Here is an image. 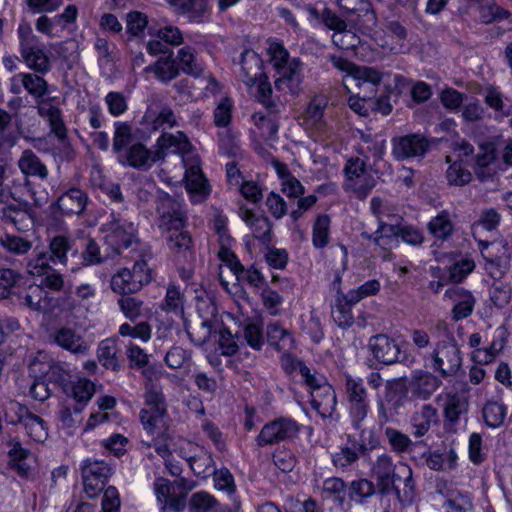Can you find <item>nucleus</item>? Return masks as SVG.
<instances>
[{"label":"nucleus","instance_id":"e433bc0d","mask_svg":"<svg viewBox=\"0 0 512 512\" xmlns=\"http://www.w3.org/2000/svg\"><path fill=\"white\" fill-rule=\"evenodd\" d=\"M120 295L118 306L127 319L134 323L145 316L147 309L140 298L128 294Z\"/></svg>","mask_w":512,"mask_h":512},{"label":"nucleus","instance_id":"69168bd1","mask_svg":"<svg viewBox=\"0 0 512 512\" xmlns=\"http://www.w3.org/2000/svg\"><path fill=\"white\" fill-rule=\"evenodd\" d=\"M380 287V282L377 279L369 280L357 289L349 290L347 292L348 301L358 303L366 297L376 295L380 291Z\"/></svg>","mask_w":512,"mask_h":512},{"label":"nucleus","instance_id":"423d86ee","mask_svg":"<svg viewBox=\"0 0 512 512\" xmlns=\"http://www.w3.org/2000/svg\"><path fill=\"white\" fill-rule=\"evenodd\" d=\"M429 358L432 370L443 378L455 375L462 365L461 352L454 337L437 341Z\"/></svg>","mask_w":512,"mask_h":512},{"label":"nucleus","instance_id":"a19ab883","mask_svg":"<svg viewBox=\"0 0 512 512\" xmlns=\"http://www.w3.org/2000/svg\"><path fill=\"white\" fill-rule=\"evenodd\" d=\"M482 415L487 426L498 428L505 421L507 407L501 402L490 400L484 405Z\"/></svg>","mask_w":512,"mask_h":512},{"label":"nucleus","instance_id":"f3484780","mask_svg":"<svg viewBox=\"0 0 512 512\" xmlns=\"http://www.w3.org/2000/svg\"><path fill=\"white\" fill-rule=\"evenodd\" d=\"M382 81V73L377 69L366 66H357L353 75H345L342 79L344 87L348 92L355 87L362 89L364 85L369 84V90L364 97L372 98L377 92V87Z\"/></svg>","mask_w":512,"mask_h":512},{"label":"nucleus","instance_id":"b1692460","mask_svg":"<svg viewBox=\"0 0 512 512\" xmlns=\"http://www.w3.org/2000/svg\"><path fill=\"white\" fill-rule=\"evenodd\" d=\"M191 144L183 132L176 134L163 133L154 145L155 151L161 154V160L166 157L167 152L175 154H185L190 150Z\"/></svg>","mask_w":512,"mask_h":512},{"label":"nucleus","instance_id":"13d9d810","mask_svg":"<svg viewBox=\"0 0 512 512\" xmlns=\"http://www.w3.org/2000/svg\"><path fill=\"white\" fill-rule=\"evenodd\" d=\"M213 324L210 320H201L198 324L187 328L190 340L198 346L205 344L211 337Z\"/></svg>","mask_w":512,"mask_h":512},{"label":"nucleus","instance_id":"6e6d98bb","mask_svg":"<svg viewBox=\"0 0 512 512\" xmlns=\"http://www.w3.org/2000/svg\"><path fill=\"white\" fill-rule=\"evenodd\" d=\"M30 413L27 407L17 401L11 400L4 406L5 421L12 425H23Z\"/></svg>","mask_w":512,"mask_h":512},{"label":"nucleus","instance_id":"f03ea898","mask_svg":"<svg viewBox=\"0 0 512 512\" xmlns=\"http://www.w3.org/2000/svg\"><path fill=\"white\" fill-rule=\"evenodd\" d=\"M268 52L278 75L274 81L276 90L297 95L303 81V63L299 58H290L289 51L280 42H271Z\"/></svg>","mask_w":512,"mask_h":512},{"label":"nucleus","instance_id":"393cba45","mask_svg":"<svg viewBox=\"0 0 512 512\" xmlns=\"http://www.w3.org/2000/svg\"><path fill=\"white\" fill-rule=\"evenodd\" d=\"M17 164L26 178L32 177L41 181H45L48 178L47 166L31 149H26L22 152Z\"/></svg>","mask_w":512,"mask_h":512},{"label":"nucleus","instance_id":"7ed1b4c3","mask_svg":"<svg viewBox=\"0 0 512 512\" xmlns=\"http://www.w3.org/2000/svg\"><path fill=\"white\" fill-rule=\"evenodd\" d=\"M241 70L240 77L242 81L252 86L258 80L257 100L264 105L270 114H278L283 107L277 98H272V86L268 81V77L261 72L262 60L256 52L245 49L240 56L239 61Z\"/></svg>","mask_w":512,"mask_h":512},{"label":"nucleus","instance_id":"6e6552de","mask_svg":"<svg viewBox=\"0 0 512 512\" xmlns=\"http://www.w3.org/2000/svg\"><path fill=\"white\" fill-rule=\"evenodd\" d=\"M368 349L377 362L386 366L396 363L411 366L415 362V358L402 352L399 343L387 334L371 336L368 340Z\"/></svg>","mask_w":512,"mask_h":512},{"label":"nucleus","instance_id":"79ce46f5","mask_svg":"<svg viewBox=\"0 0 512 512\" xmlns=\"http://www.w3.org/2000/svg\"><path fill=\"white\" fill-rule=\"evenodd\" d=\"M479 20L483 24L502 21L510 16V12L500 7L495 1L488 0L478 6Z\"/></svg>","mask_w":512,"mask_h":512},{"label":"nucleus","instance_id":"c03bdc74","mask_svg":"<svg viewBox=\"0 0 512 512\" xmlns=\"http://www.w3.org/2000/svg\"><path fill=\"white\" fill-rule=\"evenodd\" d=\"M112 149L117 157L123 153L131 143L133 135L131 125L127 122H115Z\"/></svg>","mask_w":512,"mask_h":512},{"label":"nucleus","instance_id":"1a4fd4ad","mask_svg":"<svg viewBox=\"0 0 512 512\" xmlns=\"http://www.w3.org/2000/svg\"><path fill=\"white\" fill-rule=\"evenodd\" d=\"M151 270L146 261H136L132 269L123 268L114 274L110 281L111 289L117 294H133L150 283Z\"/></svg>","mask_w":512,"mask_h":512},{"label":"nucleus","instance_id":"680f3d73","mask_svg":"<svg viewBox=\"0 0 512 512\" xmlns=\"http://www.w3.org/2000/svg\"><path fill=\"white\" fill-rule=\"evenodd\" d=\"M494 159L495 155L492 149L480 147L475 156V173L481 180L490 177L491 173L486 169L493 163Z\"/></svg>","mask_w":512,"mask_h":512},{"label":"nucleus","instance_id":"ddd939ff","mask_svg":"<svg viewBox=\"0 0 512 512\" xmlns=\"http://www.w3.org/2000/svg\"><path fill=\"white\" fill-rule=\"evenodd\" d=\"M117 160L123 166L146 171L161 160V154L155 148L148 149L143 143L137 142L121 153Z\"/></svg>","mask_w":512,"mask_h":512},{"label":"nucleus","instance_id":"2eb2a0df","mask_svg":"<svg viewBox=\"0 0 512 512\" xmlns=\"http://www.w3.org/2000/svg\"><path fill=\"white\" fill-rule=\"evenodd\" d=\"M392 154L397 160L423 157L430 149V141L421 134H410L392 140Z\"/></svg>","mask_w":512,"mask_h":512},{"label":"nucleus","instance_id":"473e14b6","mask_svg":"<svg viewBox=\"0 0 512 512\" xmlns=\"http://www.w3.org/2000/svg\"><path fill=\"white\" fill-rule=\"evenodd\" d=\"M21 303L30 310L45 313L49 310L50 299L41 286H30L21 296Z\"/></svg>","mask_w":512,"mask_h":512},{"label":"nucleus","instance_id":"7c9ffc66","mask_svg":"<svg viewBox=\"0 0 512 512\" xmlns=\"http://www.w3.org/2000/svg\"><path fill=\"white\" fill-rule=\"evenodd\" d=\"M97 358L100 364L106 369L118 371L121 368L117 343L113 339L107 338L99 343Z\"/></svg>","mask_w":512,"mask_h":512},{"label":"nucleus","instance_id":"4c0bfd02","mask_svg":"<svg viewBox=\"0 0 512 512\" xmlns=\"http://www.w3.org/2000/svg\"><path fill=\"white\" fill-rule=\"evenodd\" d=\"M72 248V241L62 235L54 236L48 247V256L53 264L68 265L67 253Z\"/></svg>","mask_w":512,"mask_h":512},{"label":"nucleus","instance_id":"412c9836","mask_svg":"<svg viewBox=\"0 0 512 512\" xmlns=\"http://www.w3.org/2000/svg\"><path fill=\"white\" fill-rule=\"evenodd\" d=\"M310 395L312 409L323 418L332 417L337 405L336 393L332 385L327 382L311 391Z\"/></svg>","mask_w":512,"mask_h":512},{"label":"nucleus","instance_id":"0eeeda50","mask_svg":"<svg viewBox=\"0 0 512 512\" xmlns=\"http://www.w3.org/2000/svg\"><path fill=\"white\" fill-rule=\"evenodd\" d=\"M344 379L345 400L349 416L353 427L359 429L369 411L368 392L361 378L344 374Z\"/></svg>","mask_w":512,"mask_h":512},{"label":"nucleus","instance_id":"de8ad7c7","mask_svg":"<svg viewBox=\"0 0 512 512\" xmlns=\"http://www.w3.org/2000/svg\"><path fill=\"white\" fill-rule=\"evenodd\" d=\"M326 101L320 98H314L309 103L305 112V122L317 130L324 127V110L326 108Z\"/></svg>","mask_w":512,"mask_h":512},{"label":"nucleus","instance_id":"ea45409f","mask_svg":"<svg viewBox=\"0 0 512 512\" xmlns=\"http://www.w3.org/2000/svg\"><path fill=\"white\" fill-rule=\"evenodd\" d=\"M186 189L190 193L199 194L206 197L210 193L207 179L202 173L200 167L191 166L185 173Z\"/></svg>","mask_w":512,"mask_h":512},{"label":"nucleus","instance_id":"a211bd4d","mask_svg":"<svg viewBox=\"0 0 512 512\" xmlns=\"http://www.w3.org/2000/svg\"><path fill=\"white\" fill-rule=\"evenodd\" d=\"M174 13L190 23H203L210 13L209 0H166Z\"/></svg>","mask_w":512,"mask_h":512},{"label":"nucleus","instance_id":"39448f33","mask_svg":"<svg viewBox=\"0 0 512 512\" xmlns=\"http://www.w3.org/2000/svg\"><path fill=\"white\" fill-rule=\"evenodd\" d=\"M101 231L105 234L104 242L111 249L112 256H118L123 249L138 243L137 225L120 214L112 213L102 225Z\"/></svg>","mask_w":512,"mask_h":512},{"label":"nucleus","instance_id":"052dcab7","mask_svg":"<svg viewBox=\"0 0 512 512\" xmlns=\"http://www.w3.org/2000/svg\"><path fill=\"white\" fill-rule=\"evenodd\" d=\"M51 260L49 259L47 251L38 252L34 258L27 261L26 270L32 276H43L48 273L52 267L50 266Z\"/></svg>","mask_w":512,"mask_h":512},{"label":"nucleus","instance_id":"864d4df0","mask_svg":"<svg viewBox=\"0 0 512 512\" xmlns=\"http://www.w3.org/2000/svg\"><path fill=\"white\" fill-rule=\"evenodd\" d=\"M330 217L327 214L319 215L313 226L312 241L316 248H323L329 242Z\"/></svg>","mask_w":512,"mask_h":512},{"label":"nucleus","instance_id":"4468645a","mask_svg":"<svg viewBox=\"0 0 512 512\" xmlns=\"http://www.w3.org/2000/svg\"><path fill=\"white\" fill-rule=\"evenodd\" d=\"M141 124L152 131L166 130L177 126V119L171 107L154 100L148 105Z\"/></svg>","mask_w":512,"mask_h":512},{"label":"nucleus","instance_id":"774afa93","mask_svg":"<svg viewBox=\"0 0 512 512\" xmlns=\"http://www.w3.org/2000/svg\"><path fill=\"white\" fill-rule=\"evenodd\" d=\"M104 102L107 105L109 113L114 117L121 116L128 109L127 99L121 92H109L105 96Z\"/></svg>","mask_w":512,"mask_h":512},{"label":"nucleus","instance_id":"a878e982","mask_svg":"<svg viewBox=\"0 0 512 512\" xmlns=\"http://www.w3.org/2000/svg\"><path fill=\"white\" fill-rule=\"evenodd\" d=\"M16 79L21 80L24 90L31 95L38 104L43 102L49 92L47 81L39 73H18Z\"/></svg>","mask_w":512,"mask_h":512},{"label":"nucleus","instance_id":"5701e85b","mask_svg":"<svg viewBox=\"0 0 512 512\" xmlns=\"http://www.w3.org/2000/svg\"><path fill=\"white\" fill-rule=\"evenodd\" d=\"M445 297L454 302L452 313L455 320L465 319L472 314L476 301L470 291L453 286L446 290Z\"/></svg>","mask_w":512,"mask_h":512},{"label":"nucleus","instance_id":"c9c22d12","mask_svg":"<svg viewBox=\"0 0 512 512\" xmlns=\"http://www.w3.org/2000/svg\"><path fill=\"white\" fill-rule=\"evenodd\" d=\"M402 224L388 223L385 220L378 223L375 244L383 249L392 248L398 244Z\"/></svg>","mask_w":512,"mask_h":512},{"label":"nucleus","instance_id":"58836bf2","mask_svg":"<svg viewBox=\"0 0 512 512\" xmlns=\"http://www.w3.org/2000/svg\"><path fill=\"white\" fill-rule=\"evenodd\" d=\"M189 512H220L218 500L206 491L195 492L188 503Z\"/></svg>","mask_w":512,"mask_h":512},{"label":"nucleus","instance_id":"dca6fc26","mask_svg":"<svg viewBox=\"0 0 512 512\" xmlns=\"http://www.w3.org/2000/svg\"><path fill=\"white\" fill-rule=\"evenodd\" d=\"M442 384L441 379L425 370H414L408 382V392L414 399L426 401L437 391Z\"/></svg>","mask_w":512,"mask_h":512},{"label":"nucleus","instance_id":"c756f323","mask_svg":"<svg viewBox=\"0 0 512 512\" xmlns=\"http://www.w3.org/2000/svg\"><path fill=\"white\" fill-rule=\"evenodd\" d=\"M111 257H113L111 255ZM81 263L78 267H72V271H77L81 267L96 266L105 263L110 254H102L100 245L94 238L88 237L80 254Z\"/></svg>","mask_w":512,"mask_h":512},{"label":"nucleus","instance_id":"2f4dec72","mask_svg":"<svg viewBox=\"0 0 512 512\" xmlns=\"http://www.w3.org/2000/svg\"><path fill=\"white\" fill-rule=\"evenodd\" d=\"M21 53L25 64L39 74H46L51 69L50 59L43 49L37 45L26 47Z\"/></svg>","mask_w":512,"mask_h":512},{"label":"nucleus","instance_id":"49530a36","mask_svg":"<svg viewBox=\"0 0 512 512\" xmlns=\"http://www.w3.org/2000/svg\"><path fill=\"white\" fill-rule=\"evenodd\" d=\"M359 455L356 449L345 446L340 447L338 451L331 454V461L335 468L341 471H348L357 463Z\"/></svg>","mask_w":512,"mask_h":512},{"label":"nucleus","instance_id":"f257e3e1","mask_svg":"<svg viewBox=\"0 0 512 512\" xmlns=\"http://www.w3.org/2000/svg\"><path fill=\"white\" fill-rule=\"evenodd\" d=\"M158 227L166 234V245L177 263H190L195 258L193 239L186 230V213L180 200L161 193L157 200Z\"/></svg>","mask_w":512,"mask_h":512},{"label":"nucleus","instance_id":"bb28decb","mask_svg":"<svg viewBox=\"0 0 512 512\" xmlns=\"http://www.w3.org/2000/svg\"><path fill=\"white\" fill-rule=\"evenodd\" d=\"M242 219L249 224L253 236L262 244L269 245L271 242V223L267 217L255 216L252 211L245 209L241 212Z\"/></svg>","mask_w":512,"mask_h":512},{"label":"nucleus","instance_id":"aec40b11","mask_svg":"<svg viewBox=\"0 0 512 512\" xmlns=\"http://www.w3.org/2000/svg\"><path fill=\"white\" fill-rule=\"evenodd\" d=\"M439 423L437 409L431 404H423L410 417L412 434L416 438L425 436L429 430Z\"/></svg>","mask_w":512,"mask_h":512},{"label":"nucleus","instance_id":"37998d69","mask_svg":"<svg viewBox=\"0 0 512 512\" xmlns=\"http://www.w3.org/2000/svg\"><path fill=\"white\" fill-rule=\"evenodd\" d=\"M428 231L435 238L446 240L453 232V224L447 211L440 212L436 217L432 218L428 223Z\"/></svg>","mask_w":512,"mask_h":512},{"label":"nucleus","instance_id":"e2e57ef3","mask_svg":"<svg viewBox=\"0 0 512 512\" xmlns=\"http://www.w3.org/2000/svg\"><path fill=\"white\" fill-rule=\"evenodd\" d=\"M489 296L496 307L502 308L510 302L512 288L508 284L494 282L489 289Z\"/></svg>","mask_w":512,"mask_h":512},{"label":"nucleus","instance_id":"4d7b16f0","mask_svg":"<svg viewBox=\"0 0 512 512\" xmlns=\"http://www.w3.org/2000/svg\"><path fill=\"white\" fill-rule=\"evenodd\" d=\"M145 404L149 407L148 410L167 412V405L165 397L156 383L146 385Z\"/></svg>","mask_w":512,"mask_h":512},{"label":"nucleus","instance_id":"cd10ccee","mask_svg":"<svg viewBox=\"0 0 512 512\" xmlns=\"http://www.w3.org/2000/svg\"><path fill=\"white\" fill-rule=\"evenodd\" d=\"M144 71L146 73L153 72L157 79L162 82H169L179 75V68L176 65V60L173 58V52L159 57L153 65L146 66Z\"/></svg>","mask_w":512,"mask_h":512},{"label":"nucleus","instance_id":"338daca9","mask_svg":"<svg viewBox=\"0 0 512 512\" xmlns=\"http://www.w3.org/2000/svg\"><path fill=\"white\" fill-rule=\"evenodd\" d=\"M346 483L342 478L339 477H331L327 478L323 482L322 493L327 498H334L343 502L344 493L347 490Z\"/></svg>","mask_w":512,"mask_h":512},{"label":"nucleus","instance_id":"f8f14e48","mask_svg":"<svg viewBox=\"0 0 512 512\" xmlns=\"http://www.w3.org/2000/svg\"><path fill=\"white\" fill-rule=\"evenodd\" d=\"M395 470L396 467L388 454H381L377 457L371 472L377 481V488L380 494L386 495L391 490H394L397 496L400 497V490L395 485V482L400 479V475Z\"/></svg>","mask_w":512,"mask_h":512},{"label":"nucleus","instance_id":"a18cd8bd","mask_svg":"<svg viewBox=\"0 0 512 512\" xmlns=\"http://www.w3.org/2000/svg\"><path fill=\"white\" fill-rule=\"evenodd\" d=\"M176 64L180 65V69L189 75L198 76L202 72V67L198 63L194 51L190 47L181 48L175 58Z\"/></svg>","mask_w":512,"mask_h":512},{"label":"nucleus","instance_id":"9d476101","mask_svg":"<svg viewBox=\"0 0 512 512\" xmlns=\"http://www.w3.org/2000/svg\"><path fill=\"white\" fill-rule=\"evenodd\" d=\"M81 473L84 492L89 498H94L104 490L113 468L103 460L86 459L82 462Z\"/></svg>","mask_w":512,"mask_h":512},{"label":"nucleus","instance_id":"20e7f679","mask_svg":"<svg viewBox=\"0 0 512 512\" xmlns=\"http://www.w3.org/2000/svg\"><path fill=\"white\" fill-rule=\"evenodd\" d=\"M408 399L405 377L388 379L382 394L376 396L378 421L384 425L394 420Z\"/></svg>","mask_w":512,"mask_h":512},{"label":"nucleus","instance_id":"f704fd0d","mask_svg":"<svg viewBox=\"0 0 512 512\" xmlns=\"http://www.w3.org/2000/svg\"><path fill=\"white\" fill-rule=\"evenodd\" d=\"M376 492L374 483L366 478H359L353 480L348 488L347 494L350 501L363 505L371 498Z\"/></svg>","mask_w":512,"mask_h":512},{"label":"nucleus","instance_id":"72a5a7b5","mask_svg":"<svg viewBox=\"0 0 512 512\" xmlns=\"http://www.w3.org/2000/svg\"><path fill=\"white\" fill-rule=\"evenodd\" d=\"M38 114L47 119L51 132L57 139L66 138L67 128L62 118V112L58 107L54 105H40L38 107Z\"/></svg>","mask_w":512,"mask_h":512},{"label":"nucleus","instance_id":"4be33fe9","mask_svg":"<svg viewBox=\"0 0 512 512\" xmlns=\"http://www.w3.org/2000/svg\"><path fill=\"white\" fill-rule=\"evenodd\" d=\"M50 338L54 344L73 354H84L89 347L83 336L70 327L57 329Z\"/></svg>","mask_w":512,"mask_h":512},{"label":"nucleus","instance_id":"8fccbe9b","mask_svg":"<svg viewBox=\"0 0 512 512\" xmlns=\"http://www.w3.org/2000/svg\"><path fill=\"white\" fill-rule=\"evenodd\" d=\"M27 435L36 442H43L47 439L48 432L45 421L38 415L32 412L23 423Z\"/></svg>","mask_w":512,"mask_h":512},{"label":"nucleus","instance_id":"0e129e2a","mask_svg":"<svg viewBox=\"0 0 512 512\" xmlns=\"http://www.w3.org/2000/svg\"><path fill=\"white\" fill-rule=\"evenodd\" d=\"M485 103L502 116L512 114V105L502 99V94L495 88H488L485 94Z\"/></svg>","mask_w":512,"mask_h":512},{"label":"nucleus","instance_id":"9b49d317","mask_svg":"<svg viewBox=\"0 0 512 512\" xmlns=\"http://www.w3.org/2000/svg\"><path fill=\"white\" fill-rule=\"evenodd\" d=\"M300 432V425L291 418L280 417L266 423L256 438L260 447L294 439Z\"/></svg>","mask_w":512,"mask_h":512},{"label":"nucleus","instance_id":"3c124183","mask_svg":"<svg viewBox=\"0 0 512 512\" xmlns=\"http://www.w3.org/2000/svg\"><path fill=\"white\" fill-rule=\"evenodd\" d=\"M266 333L270 344L278 350L284 349L286 343L291 344L293 341L290 332L278 322L268 324Z\"/></svg>","mask_w":512,"mask_h":512},{"label":"nucleus","instance_id":"c85d7f7f","mask_svg":"<svg viewBox=\"0 0 512 512\" xmlns=\"http://www.w3.org/2000/svg\"><path fill=\"white\" fill-rule=\"evenodd\" d=\"M356 302L348 301V294H344L340 289L337 290V299L332 317L336 324L343 329L350 328L354 323V316L351 308Z\"/></svg>","mask_w":512,"mask_h":512},{"label":"nucleus","instance_id":"bf43d9fd","mask_svg":"<svg viewBox=\"0 0 512 512\" xmlns=\"http://www.w3.org/2000/svg\"><path fill=\"white\" fill-rule=\"evenodd\" d=\"M118 332L121 336H130L132 338H138L143 342H147L152 335L151 326L146 321H141L135 326H131L128 323H123L122 325H120Z\"/></svg>","mask_w":512,"mask_h":512},{"label":"nucleus","instance_id":"09e8293b","mask_svg":"<svg viewBox=\"0 0 512 512\" xmlns=\"http://www.w3.org/2000/svg\"><path fill=\"white\" fill-rule=\"evenodd\" d=\"M0 245L14 255H25L32 248V242L18 235L5 234L0 238Z\"/></svg>","mask_w":512,"mask_h":512},{"label":"nucleus","instance_id":"6ab92c4d","mask_svg":"<svg viewBox=\"0 0 512 512\" xmlns=\"http://www.w3.org/2000/svg\"><path fill=\"white\" fill-rule=\"evenodd\" d=\"M89 202V196L85 191L78 187H71L58 197L54 206L62 215L80 216L86 211Z\"/></svg>","mask_w":512,"mask_h":512},{"label":"nucleus","instance_id":"603ef678","mask_svg":"<svg viewBox=\"0 0 512 512\" xmlns=\"http://www.w3.org/2000/svg\"><path fill=\"white\" fill-rule=\"evenodd\" d=\"M475 268V262L472 258L466 256L456 261L448 268L447 279L450 282H462Z\"/></svg>","mask_w":512,"mask_h":512},{"label":"nucleus","instance_id":"5fc2aeb1","mask_svg":"<svg viewBox=\"0 0 512 512\" xmlns=\"http://www.w3.org/2000/svg\"><path fill=\"white\" fill-rule=\"evenodd\" d=\"M466 400L458 394H449L444 406V416L450 422H457L460 415L467 410Z\"/></svg>","mask_w":512,"mask_h":512}]
</instances>
